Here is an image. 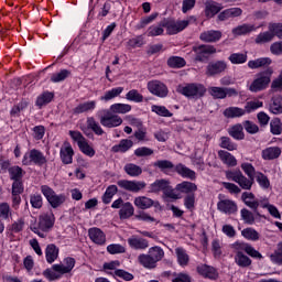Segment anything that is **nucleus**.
Listing matches in <instances>:
<instances>
[{
    "instance_id": "obj_52",
    "label": "nucleus",
    "mask_w": 282,
    "mask_h": 282,
    "mask_svg": "<svg viewBox=\"0 0 282 282\" xmlns=\"http://www.w3.org/2000/svg\"><path fill=\"white\" fill-rule=\"evenodd\" d=\"M8 172L13 182L22 181L24 172L20 166H11Z\"/></svg>"
},
{
    "instance_id": "obj_17",
    "label": "nucleus",
    "mask_w": 282,
    "mask_h": 282,
    "mask_svg": "<svg viewBox=\"0 0 282 282\" xmlns=\"http://www.w3.org/2000/svg\"><path fill=\"white\" fill-rule=\"evenodd\" d=\"M23 191H24V187H23L22 181H13L11 195H12V207L15 209L19 207L21 203L20 195L23 193Z\"/></svg>"
},
{
    "instance_id": "obj_37",
    "label": "nucleus",
    "mask_w": 282,
    "mask_h": 282,
    "mask_svg": "<svg viewBox=\"0 0 282 282\" xmlns=\"http://www.w3.org/2000/svg\"><path fill=\"white\" fill-rule=\"evenodd\" d=\"M175 253L177 257V262L181 267L185 268L189 263V256L187 254L186 250L182 247L175 249Z\"/></svg>"
},
{
    "instance_id": "obj_26",
    "label": "nucleus",
    "mask_w": 282,
    "mask_h": 282,
    "mask_svg": "<svg viewBox=\"0 0 282 282\" xmlns=\"http://www.w3.org/2000/svg\"><path fill=\"white\" fill-rule=\"evenodd\" d=\"M75 259L67 257L63 260V263H57L54 268L56 271L63 272V274L69 273L75 267Z\"/></svg>"
},
{
    "instance_id": "obj_61",
    "label": "nucleus",
    "mask_w": 282,
    "mask_h": 282,
    "mask_svg": "<svg viewBox=\"0 0 282 282\" xmlns=\"http://www.w3.org/2000/svg\"><path fill=\"white\" fill-rule=\"evenodd\" d=\"M70 76V72L67 69H62L59 73L53 74L51 77L52 83H61Z\"/></svg>"
},
{
    "instance_id": "obj_4",
    "label": "nucleus",
    "mask_w": 282,
    "mask_h": 282,
    "mask_svg": "<svg viewBox=\"0 0 282 282\" xmlns=\"http://www.w3.org/2000/svg\"><path fill=\"white\" fill-rule=\"evenodd\" d=\"M176 91L187 98L198 99L205 95L206 88L202 84L193 83V84L180 85Z\"/></svg>"
},
{
    "instance_id": "obj_44",
    "label": "nucleus",
    "mask_w": 282,
    "mask_h": 282,
    "mask_svg": "<svg viewBox=\"0 0 282 282\" xmlns=\"http://www.w3.org/2000/svg\"><path fill=\"white\" fill-rule=\"evenodd\" d=\"M134 214V207L131 203L127 202L121 206L119 216L121 219H128Z\"/></svg>"
},
{
    "instance_id": "obj_11",
    "label": "nucleus",
    "mask_w": 282,
    "mask_h": 282,
    "mask_svg": "<svg viewBox=\"0 0 282 282\" xmlns=\"http://www.w3.org/2000/svg\"><path fill=\"white\" fill-rule=\"evenodd\" d=\"M193 52L195 53V61L197 62H206L208 61L212 54H215L217 51L212 45H199L194 46Z\"/></svg>"
},
{
    "instance_id": "obj_31",
    "label": "nucleus",
    "mask_w": 282,
    "mask_h": 282,
    "mask_svg": "<svg viewBox=\"0 0 282 282\" xmlns=\"http://www.w3.org/2000/svg\"><path fill=\"white\" fill-rule=\"evenodd\" d=\"M242 14V10L240 8H231L228 10H225L218 15V20L224 22L229 19L238 18Z\"/></svg>"
},
{
    "instance_id": "obj_5",
    "label": "nucleus",
    "mask_w": 282,
    "mask_h": 282,
    "mask_svg": "<svg viewBox=\"0 0 282 282\" xmlns=\"http://www.w3.org/2000/svg\"><path fill=\"white\" fill-rule=\"evenodd\" d=\"M47 163V159L43 152L36 149L28 151L22 159V164L25 166L37 165L43 166Z\"/></svg>"
},
{
    "instance_id": "obj_62",
    "label": "nucleus",
    "mask_w": 282,
    "mask_h": 282,
    "mask_svg": "<svg viewBox=\"0 0 282 282\" xmlns=\"http://www.w3.org/2000/svg\"><path fill=\"white\" fill-rule=\"evenodd\" d=\"M144 45V37L142 35L135 36L128 41L127 46L129 48H138Z\"/></svg>"
},
{
    "instance_id": "obj_64",
    "label": "nucleus",
    "mask_w": 282,
    "mask_h": 282,
    "mask_svg": "<svg viewBox=\"0 0 282 282\" xmlns=\"http://www.w3.org/2000/svg\"><path fill=\"white\" fill-rule=\"evenodd\" d=\"M269 31L273 34V39L276 36L282 40V23L269 24Z\"/></svg>"
},
{
    "instance_id": "obj_27",
    "label": "nucleus",
    "mask_w": 282,
    "mask_h": 282,
    "mask_svg": "<svg viewBox=\"0 0 282 282\" xmlns=\"http://www.w3.org/2000/svg\"><path fill=\"white\" fill-rule=\"evenodd\" d=\"M241 198L249 208H251L254 213L257 212V209L260 206V203L252 193L245 192Z\"/></svg>"
},
{
    "instance_id": "obj_34",
    "label": "nucleus",
    "mask_w": 282,
    "mask_h": 282,
    "mask_svg": "<svg viewBox=\"0 0 282 282\" xmlns=\"http://www.w3.org/2000/svg\"><path fill=\"white\" fill-rule=\"evenodd\" d=\"M97 102L95 100L83 102L74 109V113L80 115L84 112H91L95 110Z\"/></svg>"
},
{
    "instance_id": "obj_58",
    "label": "nucleus",
    "mask_w": 282,
    "mask_h": 282,
    "mask_svg": "<svg viewBox=\"0 0 282 282\" xmlns=\"http://www.w3.org/2000/svg\"><path fill=\"white\" fill-rule=\"evenodd\" d=\"M270 110L274 115L282 113V97L281 96L273 98V102L270 106Z\"/></svg>"
},
{
    "instance_id": "obj_48",
    "label": "nucleus",
    "mask_w": 282,
    "mask_h": 282,
    "mask_svg": "<svg viewBox=\"0 0 282 282\" xmlns=\"http://www.w3.org/2000/svg\"><path fill=\"white\" fill-rule=\"evenodd\" d=\"M124 172L131 177H137L142 174V169L133 163H128L124 165Z\"/></svg>"
},
{
    "instance_id": "obj_63",
    "label": "nucleus",
    "mask_w": 282,
    "mask_h": 282,
    "mask_svg": "<svg viewBox=\"0 0 282 282\" xmlns=\"http://www.w3.org/2000/svg\"><path fill=\"white\" fill-rule=\"evenodd\" d=\"M271 261L279 265H282V242L278 245V249L270 256Z\"/></svg>"
},
{
    "instance_id": "obj_16",
    "label": "nucleus",
    "mask_w": 282,
    "mask_h": 282,
    "mask_svg": "<svg viewBox=\"0 0 282 282\" xmlns=\"http://www.w3.org/2000/svg\"><path fill=\"white\" fill-rule=\"evenodd\" d=\"M88 237L94 243L98 246H105L107 242L106 234L97 227L88 229Z\"/></svg>"
},
{
    "instance_id": "obj_33",
    "label": "nucleus",
    "mask_w": 282,
    "mask_h": 282,
    "mask_svg": "<svg viewBox=\"0 0 282 282\" xmlns=\"http://www.w3.org/2000/svg\"><path fill=\"white\" fill-rule=\"evenodd\" d=\"M282 151L278 147H270L262 151L263 160L271 161L275 160L281 155Z\"/></svg>"
},
{
    "instance_id": "obj_13",
    "label": "nucleus",
    "mask_w": 282,
    "mask_h": 282,
    "mask_svg": "<svg viewBox=\"0 0 282 282\" xmlns=\"http://www.w3.org/2000/svg\"><path fill=\"white\" fill-rule=\"evenodd\" d=\"M209 94L215 99H225L227 97H237L238 91L235 88H224V87H210Z\"/></svg>"
},
{
    "instance_id": "obj_15",
    "label": "nucleus",
    "mask_w": 282,
    "mask_h": 282,
    "mask_svg": "<svg viewBox=\"0 0 282 282\" xmlns=\"http://www.w3.org/2000/svg\"><path fill=\"white\" fill-rule=\"evenodd\" d=\"M118 186L132 192V193H138L145 188L147 184L142 181H128V180H120L117 182Z\"/></svg>"
},
{
    "instance_id": "obj_24",
    "label": "nucleus",
    "mask_w": 282,
    "mask_h": 282,
    "mask_svg": "<svg viewBox=\"0 0 282 282\" xmlns=\"http://www.w3.org/2000/svg\"><path fill=\"white\" fill-rule=\"evenodd\" d=\"M197 272L203 275L206 279L216 280L218 278V272L215 268L207 265V264H200L197 267Z\"/></svg>"
},
{
    "instance_id": "obj_50",
    "label": "nucleus",
    "mask_w": 282,
    "mask_h": 282,
    "mask_svg": "<svg viewBox=\"0 0 282 282\" xmlns=\"http://www.w3.org/2000/svg\"><path fill=\"white\" fill-rule=\"evenodd\" d=\"M228 59L234 65H241L248 61V55L247 53H234Z\"/></svg>"
},
{
    "instance_id": "obj_6",
    "label": "nucleus",
    "mask_w": 282,
    "mask_h": 282,
    "mask_svg": "<svg viewBox=\"0 0 282 282\" xmlns=\"http://www.w3.org/2000/svg\"><path fill=\"white\" fill-rule=\"evenodd\" d=\"M195 22L196 18L189 17L187 20L183 21H165L162 23V26L166 29L169 35H175L185 30L191 23Z\"/></svg>"
},
{
    "instance_id": "obj_25",
    "label": "nucleus",
    "mask_w": 282,
    "mask_h": 282,
    "mask_svg": "<svg viewBox=\"0 0 282 282\" xmlns=\"http://www.w3.org/2000/svg\"><path fill=\"white\" fill-rule=\"evenodd\" d=\"M174 171L182 176L183 178H188L191 181H195L196 180V173L195 171L188 169L187 166H185L184 164L180 163L174 167Z\"/></svg>"
},
{
    "instance_id": "obj_29",
    "label": "nucleus",
    "mask_w": 282,
    "mask_h": 282,
    "mask_svg": "<svg viewBox=\"0 0 282 282\" xmlns=\"http://www.w3.org/2000/svg\"><path fill=\"white\" fill-rule=\"evenodd\" d=\"M58 254H59V249L54 243H50L46 246L45 259L47 263L52 264L58 258Z\"/></svg>"
},
{
    "instance_id": "obj_60",
    "label": "nucleus",
    "mask_w": 282,
    "mask_h": 282,
    "mask_svg": "<svg viewBox=\"0 0 282 282\" xmlns=\"http://www.w3.org/2000/svg\"><path fill=\"white\" fill-rule=\"evenodd\" d=\"M126 99L129 101L140 104L143 101L144 98L137 89H132L126 95Z\"/></svg>"
},
{
    "instance_id": "obj_23",
    "label": "nucleus",
    "mask_w": 282,
    "mask_h": 282,
    "mask_svg": "<svg viewBox=\"0 0 282 282\" xmlns=\"http://www.w3.org/2000/svg\"><path fill=\"white\" fill-rule=\"evenodd\" d=\"M221 10H223V6L217 3V2H215V1L208 0L205 3V15H206L207 19L214 18Z\"/></svg>"
},
{
    "instance_id": "obj_22",
    "label": "nucleus",
    "mask_w": 282,
    "mask_h": 282,
    "mask_svg": "<svg viewBox=\"0 0 282 282\" xmlns=\"http://www.w3.org/2000/svg\"><path fill=\"white\" fill-rule=\"evenodd\" d=\"M221 37L223 33L220 31L215 30L205 31L199 36L200 41L205 43H216L219 42Z\"/></svg>"
},
{
    "instance_id": "obj_12",
    "label": "nucleus",
    "mask_w": 282,
    "mask_h": 282,
    "mask_svg": "<svg viewBox=\"0 0 282 282\" xmlns=\"http://www.w3.org/2000/svg\"><path fill=\"white\" fill-rule=\"evenodd\" d=\"M148 90L160 98H165L169 95L166 85L160 80H151L148 83Z\"/></svg>"
},
{
    "instance_id": "obj_35",
    "label": "nucleus",
    "mask_w": 282,
    "mask_h": 282,
    "mask_svg": "<svg viewBox=\"0 0 282 282\" xmlns=\"http://www.w3.org/2000/svg\"><path fill=\"white\" fill-rule=\"evenodd\" d=\"M218 156L223 161V163L228 166L234 167L238 164L237 159L227 151L220 150L218 152Z\"/></svg>"
},
{
    "instance_id": "obj_46",
    "label": "nucleus",
    "mask_w": 282,
    "mask_h": 282,
    "mask_svg": "<svg viewBox=\"0 0 282 282\" xmlns=\"http://www.w3.org/2000/svg\"><path fill=\"white\" fill-rule=\"evenodd\" d=\"M241 235L243 238L251 241H258L260 239V234L252 227L245 228Z\"/></svg>"
},
{
    "instance_id": "obj_3",
    "label": "nucleus",
    "mask_w": 282,
    "mask_h": 282,
    "mask_svg": "<svg viewBox=\"0 0 282 282\" xmlns=\"http://www.w3.org/2000/svg\"><path fill=\"white\" fill-rule=\"evenodd\" d=\"M55 223L54 214L50 210L39 216L37 226H31L30 229L41 238H45Z\"/></svg>"
},
{
    "instance_id": "obj_54",
    "label": "nucleus",
    "mask_w": 282,
    "mask_h": 282,
    "mask_svg": "<svg viewBox=\"0 0 282 282\" xmlns=\"http://www.w3.org/2000/svg\"><path fill=\"white\" fill-rule=\"evenodd\" d=\"M118 187L116 185H110L107 187L104 196H102V202L104 204H109L112 199V197L117 194Z\"/></svg>"
},
{
    "instance_id": "obj_55",
    "label": "nucleus",
    "mask_w": 282,
    "mask_h": 282,
    "mask_svg": "<svg viewBox=\"0 0 282 282\" xmlns=\"http://www.w3.org/2000/svg\"><path fill=\"white\" fill-rule=\"evenodd\" d=\"M54 98V95L52 93H43L41 96L37 97L36 99V106L39 108H42L43 106L50 104L52 99Z\"/></svg>"
},
{
    "instance_id": "obj_57",
    "label": "nucleus",
    "mask_w": 282,
    "mask_h": 282,
    "mask_svg": "<svg viewBox=\"0 0 282 282\" xmlns=\"http://www.w3.org/2000/svg\"><path fill=\"white\" fill-rule=\"evenodd\" d=\"M167 65L172 68H182L186 65V62L182 57L173 56L169 58Z\"/></svg>"
},
{
    "instance_id": "obj_56",
    "label": "nucleus",
    "mask_w": 282,
    "mask_h": 282,
    "mask_svg": "<svg viewBox=\"0 0 282 282\" xmlns=\"http://www.w3.org/2000/svg\"><path fill=\"white\" fill-rule=\"evenodd\" d=\"M219 147L228 151H236L238 149V145L235 142H232L231 139L228 137L220 138Z\"/></svg>"
},
{
    "instance_id": "obj_14",
    "label": "nucleus",
    "mask_w": 282,
    "mask_h": 282,
    "mask_svg": "<svg viewBox=\"0 0 282 282\" xmlns=\"http://www.w3.org/2000/svg\"><path fill=\"white\" fill-rule=\"evenodd\" d=\"M87 127H82V131L84 132L85 135L89 137V130H91L96 135L100 137L105 134L104 129L99 124L98 121L94 117H88L86 120Z\"/></svg>"
},
{
    "instance_id": "obj_18",
    "label": "nucleus",
    "mask_w": 282,
    "mask_h": 282,
    "mask_svg": "<svg viewBox=\"0 0 282 282\" xmlns=\"http://www.w3.org/2000/svg\"><path fill=\"white\" fill-rule=\"evenodd\" d=\"M59 156L64 164L68 165L73 163L74 150L68 142H64L59 150Z\"/></svg>"
},
{
    "instance_id": "obj_2",
    "label": "nucleus",
    "mask_w": 282,
    "mask_h": 282,
    "mask_svg": "<svg viewBox=\"0 0 282 282\" xmlns=\"http://www.w3.org/2000/svg\"><path fill=\"white\" fill-rule=\"evenodd\" d=\"M132 107L128 104H113L109 110H104V116L99 117L100 124L111 129L122 124L123 120L118 115L130 112ZM118 113V115H117Z\"/></svg>"
},
{
    "instance_id": "obj_38",
    "label": "nucleus",
    "mask_w": 282,
    "mask_h": 282,
    "mask_svg": "<svg viewBox=\"0 0 282 282\" xmlns=\"http://www.w3.org/2000/svg\"><path fill=\"white\" fill-rule=\"evenodd\" d=\"M123 93V87H116L112 88L104 94V96L100 97L101 101L108 102L117 97H119Z\"/></svg>"
},
{
    "instance_id": "obj_45",
    "label": "nucleus",
    "mask_w": 282,
    "mask_h": 282,
    "mask_svg": "<svg viewBox=\"0 0 282 282\" xmlns=\"http://www.w3.org/2000/svg\"><path fill=\"white\" fill-rule=\"evenodd\" d=\"M228 133L230 137H232L236 140L245 139L243 127L241 124H236V126L229 128Z\"/></svg>"
},
{
    "instance_id": "obj_51",
    "label": "nucleus",
    "mask_w": 282,
    "mask_h": 282,
    "mask_svg": "<svg viewBox=\"0 0 282 282\" xmlns=\"http://www.w3.org/2000/svg\"><path fill=\"white\" fill-rule=\"evenodd\" d=\"M274 40L273 37V34L271 33V31H267V32H263V33H260L254 42L258 44V45H263V44H267V43H270Z\"/></svg>"
},
{
    "instance_id": "obj_20",
    "label": "nucleus",
    "mask_w": 282,
    "mask_h": 282,
    "mask_svg": "<svg viewBox=\"0 0 282 282\" xmlns=\"http://www.w3.org/2000/svg\"><path fill=\"white\" fill-rule=\"evenodd\" d=\"M226 69H227V64L224 61H218L216 63H210L207 66L206 75L209 77L216 76L224 73Z\"/></svg>"
},
{
    "instance_id": "obj_7",
    "label": "nucleus",
    "mask_w": 282,
    "mask_h": 282,
    "mask_svg": "<svg viewBox=\"0 0 282 282\" xmlns=\"http://www.w3.org/2000/svg\"><path fill=\"white\" fill-rule=\"evenodd\" d=\"M40 189H41V193L44 195V197L46 198V200L50 203V205L53 208H57L66 202V196L64 194L57 195L54 192V189H52L47 185H42Z\"/></svg>"
},
{
    "instance_id": "obj_10",
    "label": "nucleus",
    "mask_w": 282,
    "mask_h": 282,
    "mask_svg": "<svg viewBox=\"0 0 282 282\" xmlns=\"http://www.w3.org/2000/svg\"><path fill=\"white\" fill-rule=\"evenodd\" d=\"M227 177L240 185L242 189L249 191L251 189L254 178L246 177L241 171H229L227 172Z\"/></svg>"
},
{
    "instance_id": "obj_32",
    "label": "nucleus",
    "mask_w": 282,
    "mask_h": 282,
    "mask_svg": "<svg viewBox=\"0 0 282 282\" xmlns=\"http://www.w3.org/2000/svg\"><path fill=\"white\" fill-rule=\"evenodd\" d=\"M138 262L145 269H155L158 263L150 257L149 253H141L138 257Z\"/></svg>"
},
{
    "instance_id": "obj_19",
    "label": "nucleus",
    "mask_w": 282,
    "mask_h": 282,
    "mask_svg": "<svg viewBox=\"0 0 282 282\" xmlns=\"http://www.w3.org/2000/svg\"><path fill=\"white\" fill-rule=\"evenodd\" d=\"M217 208L219 212L227 215L235 214L238 210L237 204L230 199H221L220 202H218Z\"/></svg>"
},
{
    "instance_id": "obj_36",
    "label": "nucleus",
    "mask_w": 282,
    "mask_h": 282,
    "mask_svg": "<svg viewBox=\"0 0 282 282\" xmlns=\"http://www.w3.org/2000/svg\"><path fill=\"white\" fill-rule=\"evenodd\" d=\"M133 147V142L128 139H123L119 142V144H116L111 148V152L113 153H126L128 150H130Z\"/></svg>"
},
{
    "instance_id": "obj_49",
    "label": "nucleus",
    "mask_w": 282,
    "mask_h": 282,
    "mask_svg": "<svg viewBox=\"0 0 282 282\" xmlns=\"http://www.w3.org/2000/svg\"><path fill=\"white\" fill-rule=\"evenodd\" d=\"M169 182L166 180H158L150 185V192L158 193L161 191H166L169 188Z\"/></svg>"
},
{
    "instance_id": "obj_42",
    "label": "nucleus",
    "mask_w": 282,
    "mask_h": 282,
    "mask_svg": "<svg viewBox=\"0 0 282 282\" xmlns=\"http://www.w3.org/2000/svg\"><path fill=\"white\" fill-rule=\"evenodd\" d=\"M253 31H256L254 25H252V24H243V25H239V26L235 28L232 30V34L235 36H241V35H247V34H249V33H251Z\"/></svg>"
},
{
    "instance_id": "obj_39",
    "label": "nucleus",
    "mask_w": 282,
    "mask_h": 282,
    "mask_svg": "<svg viewBox=\"0 0 282 282\" xmlns=\"http://www.w3.org/2000/svg\"><path fill=\"white\" fill-rule=\"evenodd\" d=\"M148 256L151 259H153L154 262L158 264V262L161 261L164 258L165 252H164V250L161 247L155 246V247H151L149 249Z\"/></svg>"
},
{
    "instance_id": "obj_59",
    "label": "nucleus",
    "mask_w": 282,
    "mask_h": 282,
    "mask_svg": "<svg viewBox=\"0 0 282 282\" xmlns=\"http://www.w3.org/2000/svg\"><path fill=\"white\" fill-rule=\"evenodd\" d=\"M171 281L172 282H192V278L189 274L185 272H180V273L174 272L171 275Z\"/></svg>"
},
{
    "instance_id": "obj_1",
    "label": "nucleus",
    "mask_w": 282,
    "mask_h": 282,
    "mask_svg": "<svg viewBox=\"0 0 282 282\" xmlns=\"http://www.w3.org/2000/svg\"><path fill=\"white\" fill-rule=\"evenodd\" d=\"M231 248L234 249L235 252V262L240 268H248L252 264V260L248 256L259 260L263 258V256L248 242L236 241L231 245ZM243 251L248 256L245 254Z\"/></svg>"
},
{
    "instance_id": "obj_41",
    "label": "nucleus",
    "mask_w": 282,
    "mask_h": 282,
    "mask_svg": "<svg viewBox=\"0 0 282 282\" xmlns=\"http://www.w3.org/2000/svg\"><path fill=\"white\" fill-rule=\"evenodd\" d=\"M271 63H272L271 58L262 57V58H258V59H254V61H250L248 63V67L251 68V69H257V68H260V67H267V66L271 65Z\"/></svg>"
},
{
    "instance_id": "obj_30",
    "label": "nucleus",
    "mask_w": 282,
    "mask_h": 282,
    "mask_svg": "<svg viewBox=\"0 0 282 282\" xmlns=\"http://www.w3.org/2000/svg\"><path fill=\"white\" fill-rule=\"evenodd\" d=\"M175 191L182 194H193L197 191V185L192 182L184 181L176 185Z\"/></svg>"
},
{
    "instance_id": "obj_53",
    "label": "nucleus",
    "mask_w": 282,
    "mask_h": 282,
    "mask_svg": "<svg viewBox=\"0 0 282 282\" xmlns=\"http://www.w3.org/2000/svg\"><path fill=\"white\" fill-rule=\"evenodd\" d=\"M240 216L243 223L247 225H253L256 221L254 214L247 208H242L240 210Z\"/></svg>"
},
{
    "instance_id": "obj_43",
    "label": "nucleus",
    "mask_w": 282,
    "mask_h": 282,
    "mask_svg": "<svg viewBox=\"0 0 282 282\" xmlns=\"http://www.w3.org/2000/svg\"><path fill=\"white\" fill-rule=\"evenodd\" d=\"M227 118H240L246 115V110L238 107H229L224 111Z\"/></svg>"
},
{
    "instance_id": "obj_40",
    "label": "nucleus",
    "mask_w": 282,
    "mask_h": 282,
    "mask_svg": "<svg viewBox=\"0 0 282 282\" xmlns=\"http://www.w3.org/2000/svg\"><path fill=\"white\" fill-rule=\"evenodd\" d=\"M56 264H53L52 268H48L43 271V275L48 280V281H54L61 279L64 273L55 269Z\"/></svg>"
},
{
    "instance_id": "obj_8",
    "label": "nucleus",
    "mask_w": 282,
    "mask_h": 282,
    "mask_svg": "<svg viewBox=\"0 0 282 282\" xmlns=\"http://www.w3.org/2000/svg\"><path fill=\"white\" fill-rule=\"evenodd\" d=\"M272 70L268 69L257 75V78L250 85L249 90L252 93H259L268 88L271 82Z\"/></svg>"
},
{
    "instance_id": "obj_9",
    "label": "nucleus",
    "mask_w": 282,
    "mask_h": 282,
    "mask_svg": "<svg viewBox=\"0 0 282 282\" xmlns=\"http://www.w3.org/2000/svg\"><path fill=\"white\" fill-rule=\"evenodd\" d=\"M68 133L85 155L93 158L96 154V151L88 144V141L79 131H69Z\"/></svg>"
},
{
    "instance_id": "obj_47",
    "label": "nucleus",
    "mask_w": 282,
    "mask_h": 282,
    "mask_svg": "<svg viewBox=\"0 0 282 282\" xmlns=\"http://www.w3.org/2000/svg\"><path fill=\"white\" fill-rule=\"evenodd\" d=\"M25 221L23 218H19L18 220L13 221L11 225L7 227V230L10 234H19L23 230Z\"/></svg>"
},
{
    "instance_id": "obj_28",
    "label": "nucleus",
    "mask_w": 282,
    "mask_h": 282,
    "mask_svg": "<svg viewBox=\"0 0 282 282\" xmlns=\"http://www.w3.org/2000/svg\"><path fill=\"white\" fill-rule=\"evenodd\" d=\"M133 204L139 209L145 210V209H149L152 206H154L156 203L153 199H151L147 196H138V197L134 198Z\"/></svg>"
},
{
    "instance_id": "obj_21",
    "label": "nucleus",
    "mask_w": 282,
    "mask_h": 282,
    "mask_svg": "<svg viewBox=\"0 0 282 282\" xmlns=\"http://www.w3.org/2000/svg\"><path fill=\"white\" fill-rule=\"evenodd\" d=\"M128 243L134 250H145L150 246L147 239L138 236H131Z\"/></svg>"
}]
</instances>
